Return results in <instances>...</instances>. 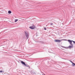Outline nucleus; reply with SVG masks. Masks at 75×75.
Segmentation results:
<instances>
[{
    "label": "nucleus",
    "instance_id": "nucleus-7",
    "mask_svg": "<svg viewBox=\"0 0 75 75\" xmlns=\"http://www.w3.org/2000/svg\"><path fill=\"white\" fill-rule=\"evenodd\" d=\"M8 14H11V11H8Z\"/></svg>",
    "mask_w": 75,
    "mask_h": 75
},
{
    "label": "nucleus",
    "instance_id": "nucleus-15",
    "mask_svg": "<svg viewBox=\"0 0 75 75\" xmlns=\"http://www.w3.org/2000/svg\"><path fill=\"white\" fill-rule=\"evenodd\" d=\"M44 30H47V29L46 28H44Z\"/></svg>",
    "mask_w": 75,
    "mask_h": 75
},
{
    "label": "nucleus",
    "instance_id": "nucleus-10",
    "mask_svg": "<svg viewBox=\"0 0 75 75\" xmlns=\"http://www.w3.org/2000/svg\"><path fill=\"white\" fill-rule=\"evenodd\" d=\"M26 65H25V66L27 67H29V66H28V65H27L26 64H25Z\"/></svg>",
    "mask_w": 75,
    "mask_h": 75
},
{
    "label": "nucleus",
    "instance_id": "nucleus-9",
    "mask_svg": "<svg viewBox=\"0 0 75 75\" xmlns=\"http://www.w3.org/2000/svg\"><path fill=\"white\" fill-rule=\"evenodd\" d=\"M70 45H71L74 46V45H73V44H72V42H71V43H70Z\"/></svg>",
    "mask_w": 75,
    "mask_h": 75
},
{
    "label": "nucleus",
    "instance_id": "nucleus-13",
    "mask_svg": "<svg viewBox=\"0 0 75 75\" xmlns=\"http://www.w3.org/2000/svg\"><path fill=\"white\" fill-rule=\"evenodd\" d=\"M62 48H65V47H64V46H62Z\"/></svg>",
    "mask_w": 75,
    "mask_h": 75
},
{
    "label": "nucleus",
    "instance_id": "nucleus-6",
    "mask_svg": "<svg viewBox=\"0 0 75 75\" xmlns=\"http://www.w3.org/2000/svg\"><path fill=\"white\" fill-rule=\"evenodd\" d=\"M68 41L70 43L72 42V40H68Z\"/></svg>",
    "mask_w": 75,
    "mask_h": 75
},
{
    "label": "nucleus",
    "instance_id": "nucleus-1",
    "mask_svg": "<svg viewBox=\"0 0 75 75\" xmlns=\"http://www.w3.org/2000/svg\"><path fill=\"white\" fill-rule=\"evenodd\" d=\"M25 35L26 37V38H27V39H28L29 38V33L28 32L25 31Z\"/></svg>",
    "mask_w": 75,
    "mask_h": 75
},
{
    "label": "nucleus",
    "instance_id": "nucleus-8",
    "mask_svg": "<svg viewBox=\"0 0 75 75\" xmlns=\"http://www.w3.org/2000/svg\"><path fill=\"white\" fill-rule=\"evenodd\" d=\"M73 64H72V66H73V67H74V66H75V64L74 63H72Z\"/></svg>",
    "mask_w": 75,
    "mask_h": 75
},
{
    "label": "nucleus",
    "instance_id": "nucleus-4",
    "mask_svg": "<svg viewBox=\"0 0 75 75\" xmlns=\"http://www.w3.org/2000/svg\"><path fill=\"white\" fill-rule=\"evenodd\" d=\"M74 46H72V45H70L68 47V48H73Z\"/></svg>",
    "mask_w": 75,
    "mask_h": 75
},
{
    "label": "nucleus",
    "instance_id": "nucleus-11",
    "mask_svg": "<svg viewBox=\"0 0 75 75\" xmlns=\"http://www.w3.org/2000/svg\"><path fill=\"white\" fill-rule=\"evenodd\" d=\"M69 61L71 62V63H72V64H74V63H73V62H72V61H71V60H69Z\"/></svg>",
    "mask_w": 75,
    "mask_h": 75
},
{
    "label": "nucleus",
    "instance_id": "nucleus-3",
    "mask_svg": "<svg viewBox=\"0 0 75 75\" xmlns=\"http://www.w3.org/2000/svg\"><path fill=\"white\" fill-rule=\"evenodd\" d=\"M29 28L32 30H33V29H34L35 28V27L34 25H33V26L30 27Z\"/></svg>",
    "mask_w": 75,
    "mask_h": 75
},
{
    "label": "nucleus",
    "instance_id": "nucleus-2",
    "mask_svg": "<svg viewBox=\"0 0 75 75\" xmlns=\"http://www.w3.org/2000/svg\"><path fill=\"white\" fill-rule=\"evenodd\" d=\"M54 41L56 42H61L62 41V40L55 39L54 40Z\"/></svg>",
    "mask_w": 75,
    "mask_h": 75
},
{
    "label": "nucleus",
    "instance_id": "nucleus-14",
    "mask_svg": "<svg viewBox=\"0 0 75 75\" xmlns=\"http://www.w3.org/2000/svg\"><path fill=\"white\" fill-rule=\"evenodd\" d=\"M72 42H74V43L75 44V41L72 40Z\"/></svg>",
    "mask_w": 75,
    "mask_h": 75
},
{
    "label": "nucleus",
    "instance_id": "nucleus-16",
    "mask_svg": "<svg viewBox=\"0 0 75 75\" xmlns=\"http://www.w3.org/2000/svg\"><path fill=\"white\" fill-rule=\"evenodd\" d=\"M3 72L2 71H0V73H1V72Z\"/></svg>",
    "mask_w": 75,
    "mask_h": 75
},
{
    "label": "nucleus",
    "instance_id": "nucleus-5",
    "mask_svg": "<svg viewBox=\"0 0 75 75\" xmlns=\"http://www.w3.org/2000/svg\"><path fill=\"white\" fill-rule=\"evenodd\" d=\"M21 64H23V65H25V63L23 61H21Z\"/></svg>",
    "mask_w": 75,
    "mask_h": 75
},
{
    "label": "nucleus",
    "instance_id": "nucleus-12",
    "mask_svg": "<svg viewBox=\"0 0 75 75\" xmlns=\"http://www.w3.org/2000/svg\"><path fill=\"white\" fill-rule=\"evenodd\" d=\"M18 19H16L15 20V22H17V21H18Z\"/></svg>",
    "mask_w": 75,
    "mask_h": 75
},
{
    "label": "nucleus",
    "instance_id": "nucleus-17",
    "mask_svg": "<svg viewBox=\"0 0 75 75\" xmlns=\"http://www.w3.org/2000/svg\"><path fill=\"white\" fill-rule=\"evenodd\" d=\"M50 25H53V23H51V24H50Z\"/></svg>",
    "mask_w": 75,
    "mask_h": 75
}]
</instances>
